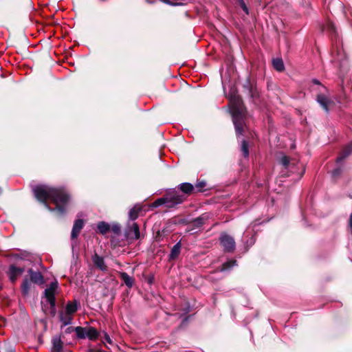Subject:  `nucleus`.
<instances>
[{"label":"nucleus","mask_w":352,"mask_h":352,"mask_svg":"<svg viewBox=\"0 0 352 352\" xmlns=\"http://www.w3.org/2000/svg\"><path fill=\"white\" fill-rule=\"evenodd\" d=\"M178 190H179L182 192V194H179L177 192L178 195H183L185 197V201L187 199V197L194 193L195 192V187L194 185H192L190 183L188 182H184L180 184L177 186Z\"/></svg>","instance_id":"obj_9"},{"label":"nucleus","mask_w":352,"mask_h":352,"mask_svg":"<svg viewBox=\"0 0 352 352\" xmlns=\"http://www.w3.org/2000/svg\"><path fill=\"white\" fill-rule=\"evenodd\" d=\"M146 1L148 3H153V1H151L150 0H146Z\"/></svg>","instance_id":"obj_46"},{"label":"nucleus","mask_w":352,"mask_h":352,"mask_svg":"<svg viewBox=\"0 0 352 352\" xmlns=\"http://www.w3.org/2000/svg\"><path fill=\"white\" fill-rule=\"evenodd\" d=\"M85 226V221L82 219H78L74 221L73 228L71 232V239H76L80 233L82 229Z\"/></svg>","instance_id":"obj_10"},{"label":"nucleus","mask_w":352,"mask_h":352,"mask_svg":"<svg viewBox=\"0 0 352 352\" xmlns=\"http://www.w3.org/2000/svg\"><path fill=\"white\" fill-rule=\"evenodd\" d=\"M63 342L60 338L53 340V347L56 352H60L63 349Z\"/></svg>","instance_id":"obj_30"},{"label":"nucleus","mask_w":352,"mask_h":352,"mask_svg":"<svg viewBox=\"0 0 352 352\" xmlns=\"http://www.w3.org/2000/svg\"><path fill=\"white\" fill-rule=\"evenodd\" d=\"M30 287H31V281L27 277H25L23 279L21 286V293L23 296H26L29 294Z\"/></svg>","instance_id":"obj_24"},{"label":"nucleus","mask_w":352,"mask_h":352,"mask_svg":"<svg viewBox=\"0 0 352 352\" xmlns=\"http://www.w3.org/2000/svg\"><path fill=\"white\" fill-rule=\"evenodd\" d=\"M352 153V143L346 146L340 152L339 156L336 159V162L340 163Z\"/></svg>","instance_id":"obj_18"},{"label":"nucleus","mask_w":352,"mask_h":352,"mask_svg":"<svg viewBox=\"0 0 352 352\" xmlns=\"http://www.w3.org/2000/svg\"><path fill=\"white\" fill-rule=\"evenodd\" d=\"M279 163L283 166L285 170L294 173L296 166L299 162L294 159H292L289 156L283 155L279 160Z\"/></svg>","instance_id":"obj_8"},{"label":"nucleus","mask_w":352,"mask_h":352,"mask_svg":"<svg viewBox=\"0 0 352 352\" xmlns=\"http://www.w3.org/2000/svg\"><path fill=\"white\" fill-rule=\"evenodd\" d=\"M283 175H286L287 177H289V175H286L285 173H283Z\"/></svg>","instance_id":"obj_48"},{"label":"nucleus","mask_w":352,"mask_h":352,"mask_svg":"<svg viewBox=\"0 0 352 352\" xmlns=\"http://www.w3.org/2000/svg\"><path fill=\"white\" fill-rule=\"evenodd\" d=\"M142 208L138 206H135L132 208L129 212V218L131 221V222H134L139 216L140 212H141Z\"/></svg>","instance_id":"obj_23"},{"label":"nucleus","mask_w":352,"mask_h":352,"mask_svg":"<svg viewBox=\"0 0 352 352\" xmlns=\"http://www.w3.org/2000/svg\"><path fill=\"white\" fill-rule=\"evenodd\" d=\"M93 262L96 267L100 269L102 271H107V267L104 263V258L98 255L97 254H95V256L93 258Z\"/></svg>","instance_id":"obj_20"},{"label":"nucleus","mask_w":352,"mask_h":352,"mask_svg":"<svg viewBox=\"0 0 352 352\" xmlns=\"http://www.w3.org/2000/svg\"><path fill=\"white\" fill-rule=\"evenodd\" d=\"M78 302L77 300L68 301L65 307V312L67 315H73L78 310Z\"/></svg>","instance_id":"obj_19"},{"label":"nucleus","mask_w":352,"mask_h":352,"mask_svg":"<svg viewBox=\"0 0 352 352\" xmlns=\"http://www.w3.org/2000/svg\"><path fill=\"white\" fill-rule=\"evenodd\" d=\"M98 232L102 234H105L110 231L111 227L105 221H100L97 225Z\"/></svg>","instance_id":"obj_26"},{"label":"nucleus","mask_w":352,"mask_h":352,"mask_svg":"<svg viewBox=\"0 0 352 352\" xmlns=\"http://www.w3.org/2000/svg\"><path fill=\"white\" fill-rule=\"evenodd\" d=\"M103 338L109 344H112V340L110 338V336L106 332H104Z\"/></svg>","instance_id":"obj_39"},{"label":"nucleus","mask_w":352,"mask_h":352,"mask_svg":"<svg viewBox=\"0 0 352 352\" xmlns=\"http://www.w3.org/2000/svg\"><path fill=\"white\" fill-rule=\"evenodd\" d=\"M50 304V307H56V297L47 300Z\"/></svg>","instance_id":"obj_38"},{"label":"nucleus","mask_w":352,"mask_h":352,"mask_svg":"<svg viewBox=\"0 0 352 352\" xmlns=\"http://www.w3.org/2000/svg\"><path fill=\"white\" fill-rule=\"evenodd\" d=\"M208 219L209 215L207 213H204L190 221V223L193 229L199 228L204 225Z\"/></svg>","instance_id":"obj_11"},{"label":"nucleus","mask_w":352,"mask_h":352,"mask_svg":"<svg viewBox=\"0 0 352 352\" xmlns=\"http://www.w3.org/2000/svg\"><path fill=\"white\" fill-rule=\"evenodd\" d=\"M327 30L331 35L336 36V28L335 25L331 21H328L327 23Z\"/></svg>","instance_id":"obj_32"},{"label":"nucleus","mask_w":352,"mask_h":352,"mask_svg":"<svg viewBox=\"0 0 352 352\" xmlns=\"http://www.w3.org/2000/svg\"><path fill=\"white\" fill-rule=\"evenodd\" d=\"M342 169L340 167L333 169L331 172V176L333 179H337L341 175Z\"/></svg>","instance_id":"obj_33"},{"label":"nucleus","mask_w":352,"mask_h":352,"mask_svg":"<svg viewBox=\"0 0 352 352\" xmlns=\"http://www.w3.org/2000/svg\"><path fill=\"white\" fill-rule=\"evenodd\" d=\"M50 314L52 317H54L56 314V307H50L49 309Z\"/></svg>","instance_id":"obj_36"},{"label":"nucleus","mask_w":352,"mask_h":352,"mask_svg":"<svg viewBox=\"0 0 352 352\" xmlns=\"http://www.w3.org/2000/svg\"><path fill=\"white\" fill-rule=\"evenodd\" d=\"M32 192L36 199L49 211H56L61 215L67 212L71 195L66 188L39 184L33 188Z\"/></svg>","instance_id":"obj_1"},{"label":"nucleus","mask_w":352,"mask_h":352,"mask_svg":"<svg viewBox=\"0 0 352 352\" xmlns=\"http://www.w3.org/2000/svg\"><path fill=\"white\" fill-rule=\"evenodd\" d=\"M349 227L350 228V229H352V212L349 217Z\"/></svg>","instance_id":"obj_43"},{"label":"nucleus","mask_w":352,"mask_h":352,"mask_svg":"<svg viewBox=\"0 0 352 352\" xmlns=\"http://www.w3.org/2000/svg\"><path fill=\"white\" fill-rule=\"evenodd\" d=\"M102 1H106L107 0H101Z\"/></svg>","instance_id":"obj_49"},{"label":"nucleus","mask_w":352,"mask_h":352,"mask_svg":"<svg viewBox=\"0 0 352 352\" xmlns=\"http://www.w3.org/2000/svg\"><path fill=\"white\" fill-rule=\"evenodd\" d=\"M153 279H154L153 276L148 277V278H147V282H148L149 284H152V283H153Z\"/></svg>","instance_id":"obj_44"},{"label":"nucleus","mask_w":352,"mask_h":352,"mask_svg":"<svg viewBox=\"0 0 352 352\" xmlns=\"http://www.w3.org/2000/svg\"><path fill=\"white\" fill-rule=\"evenodd\" d=\"M178 223L184 224V225H187V224L190 223V221H188L186 219H181L179 220Z\"/></svg>","instance_id":"obj_40"},{"label":"nucleus","mask_w":352,"mask_h":352,"mask_svg":"<svg viewBox=\"0 0 352 352\" xmlns=\"http://www.w3.org/2000/svg\"><path fill=\"white\" fill-rule=\"evenodd\" d=\"M8 276H9V278L12 283H15L18 278L16 276H14V274L10 273L9 271H8Z\"/></svg>","instance_id":"obj_37"},{"label":"nucleus","mask_w":352,"mask_h":352,"mask_svg":"<svg viewBox=\"0 0 352 352\" xmlns=\"http://www.w3.org/2000/svg\"><path fill=\"white\" fill-rule=\"evenodd\" d=\"M206 186V182L204 180L199 181L197 182V184L194 186L195 187V192H204L205 190V188Z\"/></svg>","instance_id":"obj_31"},{"label":"nucleus","mask_w":352,"mask_h":352,"mask_svg":"<svg viewBox=\"0 0 352 352\" xmlns=\"http://www.w3.org/2000/svg\"><path fill=\"white\" fill-rule=\"evenodd\" d=\"M189 317H190L189 316H186V317L182 320V322H181V324H180V325H179V327H183V326H184V325H186V324H187Z\"/></svg>","instance_id":"obj_41"},{"label":"nucleus","mask_w":352,"mask_h":352,"mask_svg":"<svg viewBox=\"0 0 352 352\" xmlns=\"http://www.w3.org/2000/svg\"><path fill=\"white\" fill-rule=\"evenodd\" d=\"M30 281L37 284L42 285L43 283V276L40 272H35L32 268L29 269Z\"/></svg>","instance_id":"obj_14"},{"label":"nucleus","mask_w":352,"mask_h":352,"mask_svg":"<svg viewBox=\"0 0 352 352\" xmlns=\"http://www.w3.org/2000/svg\"><path fill=\"white\" fill-rule=\"evenodd\" d=\"M185 201V197L183 195H178L177 191L173 190L171 192H166L162 197L157 199L150 206L151 208H157L165 205L167 208H175L177 205Z\"/></svg>","instance_id":"obj_2"},{"label":"nucleus","mask_w":352,"mask_h":352,"mask_svg":"<svg viewBox=\"0 0 352 352\" xmlns=\"http://www.w3.org/2000/svg\"><path fill=\"white\" fill-rule=\"evenodd\" d=\"M58 288V283L56 281L50 283L49 287L45 289V297L47 300L55 298V293Z\"/></svg>","instance_id":"obj_15"},{"label":"nucleus","mask_w":352,"mask_h":352,"mask_svg":"<svg viewBox=\"0 0 352 352\" xmlns=\"http://www.w3.org/2000/svg\"><path fill=\"white\" fill-rule=\"evenodd\" d=\"M241 151L242 152V155L245 158H248L250 155L249 143L245 140H243L241 141Z\"/></svg>","instance_id":"obj_28"},{"label":"nucleus","mask_w":352,"mask_h":352,"mask_svg":"<svg viewBox=\"0 0 352 352\" xmlns=\"http://www.w3.org/2000/svg\"><path fill=\"white\" fill-rule=\"evenodd\" d=\"M2 191H3V190H2V188H1V187H0V195H1V193H2Z\"/></svg>","instance_id":"obj_47"},{"label":"nucleus","mask_w":352,"mask_h":352,"mask_svg":"<svg viewBox=\"0 0 352 352\" xmlns=\"http://www.w3.org/2000/svg\"><path fill=\"white\" fill-rule=\"evenodd\" d=\"M312 81L316 85H320V82L317 79H314Z\"/></svg>","instance_id":"obj_45"},{"label":"nucleus","mask_w":352,"mask_h":352,"mask_svg":"<svg viewBox=\"0 0 352 352\" xmlns=\"http://www.w3.org/2000/svg\"><path fill=\"white\" fill-rule=\"evenodd\" d=\"M237 265V261L235 259H230L223 263L221 267V271H228L230 270L232 267Z\"/></svg>","instance_id":"obj_27"},{"label":"nucleus","mask_w":352,"mask_h":352,"mask_svg":"<svg viewBox=\"0 0 352 352\" xmlns=\"http://www.w3.org/2000/svg\"><path fill=\"white\" fill-rule=\"evenodd\" d=\"M182 243L181 241L177 242L173 245L168 256L169 261L176 260L181 253Z\"/></svg>","instance_id":"obj_16"},{"label":"nucleus","mask_w":352,"mask_h":352,"mask_svg":"<svg viewBox=\"0 0 352 352\" xmlns=\"http://www.w3.org/2000/svg\"><path fill=\"white\" fill-rule=\"evenodd\" d=\"M272 65L274 68L279 72H283L285 70V66L282 58H274L272 60Z\"/></svg>","instance_id":"obj_25"},{"label":"nucleus","mask_w":352,"mask_h":352,"mask_svg":"<svg viewBox=\"0 0 352 352\" xmlns=\"http://www.w3.org/2000/svg\"><path fill=\"white\" fill-rule=\"evenodd\" d=\"M83 334L85 338H87L90 340H96L100 336L98 331L93 327H84Z\"/></svg>","instance_id":"obj_12"},{"label":"nucleus","mask_w":352,"mask_h":352,"mask_svg":"<svg viewBox=\"0 0 352 352\" xmlns=\"http://www.w3.org/2000/svg\"><path fill=\"white\" fill-rule=\"evenodd\" d=\"M301 167H302V170L301 172L298 174L299 175V179L301 178L302 177V175H304L305 172V168L304 167V166L302 164H301Z\"/></svg>","instance_id":"obj_42"},{"label":"nucleus","mask_w":352,"mask_h":352,"mask_svg":"<svg viewBox=\"0 0 352 352\" xmlns=\"http://www.w3.org/2000/svg\"><path fill=\"white\" fill-rule=\"evenodd\" d=\"M120 277L124 284L129 288H131L134 284L135 279L130 276L126 272H120Z\"/></svg>","instance_id":"obj_21"},{"label":"nucleus","mask_w":352,"mask_h":352,"mask_svg":"<svg viewBox=\"0 0 352 352\" xmlns=\"http://www.w3.org/2000/svg\"><path fill=\"white\" fill-rule=\"evenodd\" d=\"M10 352H15L14 351H11Z\"/></svg>","instance_id":"obj_50"},{"label":"nucleus","mask_w":352,"mask_h":352,"mask_svg":"<svg viewBox=\"0 0 352 352\" xmlns=\"http://www.w3.org/2000/svg\"><path fill=\"white\" fill-rule=\"evenodd\" d=\"M58 316L60 321L62 322V327L70 324L73 320L72 315H65L63 310L59 311Z\"/></svg>","instance_id":"obj_22"},{"label":"nucleus","mask_w":352,"mask_h":352,"mask_svg":"<svg viewBox=\"0 0 352 352\" xmlns=\"http://www.w3.org/2000/svg\"><path fill=\"white\" fill-rule=\"evenodd\" d=\"M238 1V3H239V5L240 6V7L242 8V10L246 13V14H248L249 12H248V8L245 3V1L243 0H237Z\"/></svg>","instance_id":"obj_35"},{"label":"nucleus","mask_w":352,"mask_h":352,"mask_svg":"<svg viewBox=\"0 0 352 352\" xmlns=\"http://www.w3.org/2000/svg\"><path fill=\"white\" fill-rule=\"evenodd\" d=\"M10 273H12V274H14V276H16V277H19V276H21L23 272H24V268L23 267H16L14 265H11L9 267V270H8Z\"/></svg>","instance_id":"obj_29"},{"label":"nucleus","mask_w":352,"mask_h":352,"mask_svg":"<svg viewBox=\"0 0 352 352\" xmlns=\"http://www.w3.org/2000/svg\"><path fill=\"white\" fill-rule=\"evenodd\" d=\"M124 236L130 242L141 239L140 227L136 222H128L124 229Z\"/></svg>","instance_id":"obj_5"},{"label":"nucleus","mask_w":352,"mask_h":352,"mask_svg":"<svg viewBox=\"0 0 352 352\" xmlns=\"http://www.w3.org/2000/svg\"><path fill=\"white\" fill-rule=\"evenodd\" d=\"M232 116L247 114V109L241 96L232 94L230 97Z\"/></svg>","instance_id":"obj_4"},{"label":"nucleus","mask_w":352,"mask_h":352,"mask_svg":"<svg viewBox=\"0 0 352 352\" xmlns=\"http://www.w3.org/2000/svg\"><path fill=\"white\" fill-rule=\"evenodd\" d=\"M236 137L245 135L248 127L246 124L247 114L232 116Z\"/></svg>","instance_id":"obj_6"},{"label":"nucleus","mask_w":352,"mask_h":352,"mask_svg":"<svg viewBox=\"0 0 352 352\" xmlns=\"http://www.w3.org/2000/svg\"><path fill=\"white\" fill-rule=\"evenodd\" d=\"M243 92L245 94L252 102L256 103L260 98V91L256 81L248 75L242 85Z\"/></svg>","instance_id":"obj_3"},{"label":"nucleus","mask_w":352,"mask_h":352,"mask_svg":"<svg viewBox=\"0 0 352 352\" xmlns=\"http://www.w3.org/2000/svg\"><path fill=\"white\" fill-rule=\"evenodd\" d=\"M219 242L223 248L224 252L231 253L235 250L236 243L232 236L228 234H222L219 237Z\"/></svg>","instance_id":"obj_7"},{"label":"nucleus","mask_w":352,"mask_h":352,"mask_svg":"<svg viewBox=\"0 0 352 352\" xmlns=\"http://www.w3.org/2000/svg\"><path fill=\"white\" fill-rule=\"evenodd\" d=\"M65 332L67 334L71 333L72 332H76V337L78 339H85V336L83 334L84 327H69L65 329Z\"/></svg>","instance_id":"obj_17"},{"label":"nucleus","mask_w":352,"mask_h":352,"mask_svg":"<svg viewBox=\"0 0 352 352\" xmlns=\"http://www.w3.org/2000/svg\"><path fill=\"white\" fill-rule=\"evenodd\" d=\"M316 100L327 112L329 110V106L333 104V102L323 94H318Z\"/></svg>","instance_id":"obj_13"},{"label":"nucleus","mask_w":352,"mask_h":352,"mask_svg":"<svg viewBox=\"0 0 352 352\" xmlns=\"http://www.w3.org/2000/svg\"><path fill=\"white\" fill-rule=\"evenodd\" d=\"M110 230H111L115 234L119 235L121 232L120 226L118 224L113 225L112 227H111Z\"/></svg>","instance_id":"obj_34"}]
</instances>
